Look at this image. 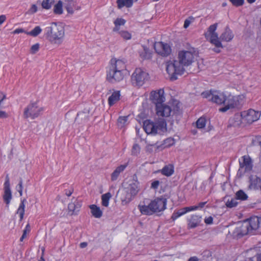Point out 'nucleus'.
<instances>
[{"label":"nucleus","mask_w":261,"mask_h":261,"mask_svg":"<svg viewBox=\"0 0 261 261\" xmlns=\"http://www.w3.org/2000/svg\"><path fill=\"white\" fill-rule=\"evenodd\" d=\"M31 230L30 226L29 224H28L25 228V229L23 231V234L21 237L20 239V241L22 242L23 239L26 238L27 234L30 232Z\"/></svg>","instance_id":"c03bdc74"},{"label":"nucleus","mask_w":261,"mask_h":261,"mask_svg":"<svg viewBox=\"0 0 261 261\" xmlns=\"http://www.w3.org/2000/svg\"><path fill=\"white\" fill-rule=\"evenodd\" d=\"M39 46L40 45L39 43H36L35 44L33 45L31 48V54H34L36 53L39 50Z\"/></svg>","instance_id":"de8ad7c7"},{"label":"nucleus","mask_w":261,"mask_h":261,"mask_svg":"<svg viewBox=\"0 0 261 261\" xmlns=\"http://www.w3.org/2000/svg\"><path fill=\"white\" fill-rule=\"evenodd\" d=\"M155 110L156 115L163 117L170 116L172 112L171 107L164 103L155 107Z\"/></svg>","instance_id":"4468645a"},{"label":"nucleus","mask_w":261,"mask_h":261,"mask_svg":"<svg viewBox=\"0 0 261 261\" xmlns=\"http://www.w3.org/2000/svg\"><path fill=\"white\" fill-rule=\"evenodd\" d=\"M143 128L147 134H162L167 130V123L164 118H159L155 122L146 120L143 122Z\"/></svg>","instance_id":"39448f33"},{"label":"nucleus","mask_w":261,"mask_h":261,"mask_svg":"<svg viewBox=\"0 0 261 261\" xmlns=\"http://www.w3.org/2000/svg\"><path fill=\"white\" fill-rule=\"evenodd\" d=\"M237 199L235 198H231V200H228L226 202V205L227 207L232 208L235 207L238 204Z\"/></svg>","instance_id":"58836bf2"},{"label":"nucleus","mask_w":261,"mask_h":261,"mask_svg":"<svg viewBox=\"0 0 261 261\" xmlns=\"http://www.w3.org/2000/svg\"><path fill=\"white\" fill-rule=\"evenodd\" d=\"M160 181L159 180H154L151 183V188L153 189H157L159 187Z\"/></svg>","instance_id":"603ef678"},{"label":"nucleus","mask_w":261,"mask_h":261,"mask_svg":"<svg viewBox=\"0 0 261 261\" xmlns=\"http://www.w3.org/2000/svg\"><path fill=\"white\" fill-rule=\"evenodd\" d=\"M7 117V114L5 111H0V119L4 118Z\"/></svg>","instance_id":"052dcab7"},{"label":"nucleus","mask_w":261,"mask_h":261,"mask_svg":"<svg viewBox=\"0 0 261 261\" xmlns=\"http://www.w3.org/2000/svg\"><path fill=\"white\" fill-rule=\"evenodd\" d=\"M65 8L68 13L72 14L74 12L73 9H80L79 7H76V4L74 0H65Z\"/></svg>","instance_id":"aec40b11"},{"label":"nucleus","mask_w":261,"mask_h":261,"mask_svg":"<svg viewBox=\"0 0 261 261\" xmlns=\"http://www.w3.org/2000/svg\"><path fill=\"white\" fill-rule=\"evenodd\" d=\"M226 95L223 92L215 91L213 92L211 100L218 105L225 104L226 102Z\"/></svg>","instance_id":"f3484780"},{"label":"nucleus","mask_w":261,"mask_h":261,"mask_svg":"<svg viewBox=\"0 0 261 261\" xmlns=\"http://www.w3.org/2000/svg\"><path fill=\"white\" fill-rule=\"evenodd\" d=\"M87 242H82V243H81L80 244V247L81 248H84L85 247H86L87 246Z\"/></svg>","instance_id":"680f3d73"},{"label":"nucleus","mask_w":261,"mask_h":261,"mask_svg":"<svg viewBox=\"0 0 261 261\" xmlns=\"http://www.w3.org/2000/svg\"><path fill=\"white\" fill-rule=\"evenodd\" d=\"M140 146L138 144H135L132 148V154L133 155H138L140 153Z\"/></svg>","instance_id":"79ce46f5"},{"label":"nucleus","mask_w":261,"mask_h":261,"mask_svg":"<svg viewBox=\"0 0 261 261\" xmlns=\"http://www.w3.org/2000/svg\"><path fill=\"white\" fill-rule=\"evenodd\" d=\"M126 167V165H121L117 167L111 174V180L112 181L116 180L121 172L123 171Z\"/></svg>","instance_id":"393cba45"},{"label":"nucleus","mask_w":261,"mask_h":261,"mask_svg":"<svg viewBox=\"0 0 261 261\" xmlns=\"http://www.w3.org/2000/svg\"><path fill=\"white\" fill-rule=\"evenodd\" d=\"M240 168L245 169V171H250L252 168V164L251 158L249 156L244 155L242 157V160L240 161Z\"/></svg>","instance_id":"6ab92c4d"},{"label":"nucleus","mask_w":261,"mask_h":261,"mask_svg":"<svg viewBox=\"0 0 261 261\" xmlns=\"http://www.w3.org/2000/svg\"><path fill=\"white\" fill-rule=\"evenodd\" d=\"M206 202H200L197 206H198V208H202L206 204Z\"/></svg>","instance_id":"e2e57ef3"},{"label":"nucleus","mask_w":261,"mask_h":261,"mask_svg":"<svg viewBox=\"0 0 261 261\" xmlns=\"http://www.w3.org/2000/svg\"><path fill=\"white\" fill-rule=\"evenodd\" d=\"M149 74L142 69L136 68L131 76V82L135 86H141L149 79Z\"/></svg>","instance_id":"0eeeda50"},{"label":"nucleus","mask_w":261,"mask_h":261,"mask_svg":"<svg viewBox=\"0 0 261 261\" xmlns=\"http://www.w3.org/2000/svg\"><path fill=\"white\" fill-rule=\"evenodd\" d=\"M37 11V7L36 5H33L29 10V12L31 13H34Z\"/></svg>","instance_id":"6e6d98bb"},{"label":"nucleus","mask_w":261,"mask_h":261,"mask_svg":"<svg viewBox=\"0 0 261 261\" xmlns=\"http://www.w3.org/2000/svg\"><path fill=\"white\" fill-rule=\"evenodd\" d=\"M4 193L3 199L6 203L8 205L12 199V192L10 189V184L8 177H6L4 184Z\"/></svg>","instance_id":"dca6fc26"},{"label":"nucleus","mask_w":261,"mask_h":261,"mask_svg":"<svg viewBox=\"0 0 261 261\" xmlns=\"http://www.w3.org/2000/svg\"><path fill=\"white\" fill-rule=\"evenodd\" d=\"M151 54L150 50L146 47H144L143 51L140 53L141 58L144 60L151 59Z\"/></svg>","instance_id":"2f4dec72"},{"label":"nucleus","mask_w":261,"mask_h":261,"mask_svg":"<svg viewBox=\"0 0 261 261\" xmlns=\"http://www.w3.org/2000/svg\"><path fill=\"white\" fill-rule=\"evenodd\" d=\"M111 64L107 72V79L112 83L118 82L124 78L126 71V64L124 61L116 58L111 60Z\"/></svg>","instance_id":"f03ea898"},{"label":"nucleus","mask_w":261,"mask_h":261,"mask_svg":"<svg viewBox=\"0 0 261 261\" xmlns=\"http://www.w3.org/2000/svg\"><path fill=\"white\" fill-rule=\"evenodd\" d=\"M213 218L212 217L210 216L207 218H206L204 219V222L206 224H211L213 223Z\"/></svg>","instance_id":"5fc2aeb1"},{"label":"nucleus","mask_w":261,"mask_h":261,"mask_svg":"<svg viewBox=\"0 0 261 261\" xmlns=\"http://www.w3.org/2000/svg\"><path fill=\"white\" fill-rule=\"evenodd\" d=\"M213 93L211 91H205L202 93L201 95L203 98H208L211 100Z\"/></svg>","instance_id":"09e8293b"},{"label":"nucleus","mask_w":261,"mask_h":261,"mask_svg":"<svg viewBox=\"0 0 261 261\" xmlns=\"http://www.w3.org/2000/svg\"><path fill=\"white\" fill-rule=\"evenodd\" d=\"M42 32V29L39 26L36 27L33 30L29 32H25V33L33 37H36L40 34Z\"/></svg>","instance_id":"f704fd0d"},{"label":"nucleus","mask_w":261,"mask_h":261,"mask_svg":"<svg viewBox=\"0 0 261 261\" xmlns=\"http://www.w3.org/2000/svg\"><path fill=\"white\" fill-rule=\"evenodd\" d=\"M198 208V206H192L184 207V208H183V210L185 212V214H186L187 212H190L191 211H193V210H196Z\"/></svg>","instance_id":"8fccbe9b"},{"label":"nucleus","mask_w":261,"mask_h":261,"mask_svg":"<svg viewBox=\"0 0 261 261\" xmlns=\"http://www.w3.org/2000/svg\"><path fill=\"white\" fill-rule=\"evenodd\" d=\"M150 99L155 105V107L163 103L165 100L164 90L160 89L152 91L150 93Z\"/></svg>","instance_id":"f8f14e48"},{"label":"nucleus","mask_w":261,"mask_h":261,"mask_svg":"<svg viewBox=\"0 0 261 261\" xmlns=\"http://www.w3.org/2000/svg\"><path fill=\"white\" fill-rule=\"evenodd\" d=\"M248 3L249 4H252L255 2L256 0H247Z\"/></svg>","instance_id":"774afa93"},{"label":"nucleus","mask_w":261,"mask_h":261,"mask_svg":"<svg viewBox=\"0 0 261 261\" xmlns=\"http://www.w3.org/2000/svg\"><path fill=\"white\" fill-rule=\"evenodd\" d=\"M236 198L237 200H245L248 198V196L243 190H240L236 193Z\"/></svg>","instance_id":"c9c22d12"},{"label":"nucleus","mask_w":261,"mask_h":261,"mask_svg":"<svg viewBox=\"0 0 261 261\" xmlns=\"http://www.w3.org/2000/svg\"><path fill=\"white\" fill-rule=\"evenodd\" d=\"M117 7L121 9L124 7L129 8L132 7L133 4L132 0H117Z\"/></svg>","instance_id":"cd10ccee"},{"label":"nucleus","mask_w":261,"mask_h":261,"mask_svg":"<svg viewBox=\"0 0 261 261\" xmlns=\"http://www.w3.org/2000/svg\"><path fill=\"white\" fill-rule=\"evenodd\" d=\"M240 97L239 96H232L229 95L226 97V102L225 107L221 108L220 110L222 112H226L231 108H238L240 106Z\"/></svg>","instance_id":"9b49d317"},{"label":"nucleus","mask_w":261,"mask_h":261,"mask_svg":"<svg viewBox=\"0 0 261 261\" xmlns=\"http://www.w3.org/2000/svg\"><path fill=\"white\" fill-rule=\"evenodd\" d=\"M259 225V219L257 217L251 218L248 220V222L246 224V227L248 232H251L253 230L257 229Z\"/></svg>","instance_id":"a211bd4d"},{"label":"nucleus","mask_w":261,"mask_h":261,"mask_svg":"<svg viewBox=\"0 0 261 261\" xmlns=\"http://www.w3.org/2000/svg\"><path fill=\"white\" fill-rule=\"evenodd\" d=\"M185 214V212L184 211V210L183 208H181V209H180L179 210H178V211L177 212H174L172 216H171V219L174 221L175 220H176L177 218H178V217H179L180 216H182V215Z\"/></svg>","instance_id":"a19ab883"},{"label":"nucleus","mask_w":261,"mask_h":261,"mask_svg":"<svg viewBox=\"0 0 261 261\" xmlns=\"http://www.w3.org/2000/svg\"><path fill=\"white\" fill-rule=\"evenodd\" d=\"M257 261H261V253L256 255Z\"/></svg>","instance_id":"69168bd1"},{"label":"nucleus","mask_w":261,"mask_h":261,"mask_svg":"<svg viewBox=\"0 0 261 261\" xmlns=\"http://www.w3.org/2000/svg\"><path fill=\"white\" fill-rule=\"evenodd\" d=\"M111 197L112 195L110 192L103 194L101 196L102 205L105 207L108 206L109 200Z\"/></svg>","instance_id":"473e14b6"},{"label":"nucleus","mask_w":261,"mask_h":261,"mask_svg":"<svg viewBox=\"0 0 261 261\" xmlns=\"http://www.w3.org/2000/svg\"><path fill=\"white\" fill-rule=\"evenodd\" d=\"M194 18L192 16L189 17L188 18L186 19L184 22V27L185 29L187 28L190 23L194 21Z\"/></svg>","instance_id":"49530a36"},{"label":"nucleus","mask_w":261,"mask_h":261,"mask_svg":"<svg viewBox=\"0 0 261 261\" xmlns=\"http://www.w3.org/2000/svg\"><path fill=\"white\" fill-rule=\"evenodd\" d=\"M126 21L123 18H118L114 21L115 27L113 29V31L116 32L120 30L121 25H123L125 23Z\"/></svg>","instance_id":"c85d7f7f"},{"label":"nucleus","mask_w":261,"mask_h":261,"mask_svg":"<svg viewBox=\"0 0 261 261\" xmlns=\"http://www.w3.org/2000/svg\"><path fill=\"white\" fill-rule=\"evenodd\" d=\"M165 144H167V145L170 146L174 144V140L173 139L169 138H167L165 140Z\"/></svg>","instance_id":"3c124183"},{"label":"nucleus","mask_w":261,"mask_h":261,"mask_svg":"<svg viewBox=\"0 0 261 261\" xmlns=\"http://www.w3.org/2000/svg\"><path fill=\"white\" fill-rule=\"evenodd\" d=\"M6 95L3 92L0 91V103L2 105L3 101L6 98Z\"/></svg>","instance_id":"13d9d810"},{"label":"nucleus","mask_w":261,"mask_h":261,"mask_svg":"<svg viewBox=\"0 0 261 261\" xmlns=\"http://www.w3.org/2000/svg\"><path fill=\"white\" fill-rule=\"evenodd\" d=\"M43 110V108L38 106L37 102H33L24 109L23 116L25 118H31L34 119L39 116Z\"/></svg>","instance_id":"1a4fd4ad"},{"label":"nucleus","mask_w":261,"mask_h":261,"mask_svg":"<svg viewBox=\"0 0 261 261\" xmlns=\"http://www.w3.org/2000/svg\"><path fill=\"white\" fill-rule=\"evenodd\" d=\"M167 199L163 197L152 200L148 205H139L138 208L143 215H151L164 211L166 208Z\"/></svg>","instance_id":"20e7f679"},{"label":"nucleus","mask_w":261,"mask_h":261,"mask_svg":"<svg viewBox=\"0 0 261 261\" xmlns=\"http://www.w3.org/2000/svg\"><path fill=\"white\" fill-rule=\"evenodd\" d=\"M63 3L61 1H58L54 8V12L56 14L60 15L63 13Z\"/></svg>","instance_id":"72a5a7b5"},{"label":"nucleus","mask_w":261,"mask_h":261,"mask_svg":"<svg viewBox=\"0 0 261 261\" xmlns=\"http://www.w3.org/2000/svg\"><path fill=\"white\" fill-rule=\"evenodd\" d=\"M54 0H44L41 4L42 7L45 9H49L54 3Z\"/></svg>","instance_id":"4c0bfd02"},{"label":"nucleus","mask_w":261,"mask_h":261,"mask_svg":"<svg viewBox=\"0 0 261 261\" xmlns=\"http://www.w3.org/2000/svg\"><path fill=\"white\" fill-rule=\"evenodd\" d=\"M232 5L236 7L242 6L244 3V0H229Z\"/></svg>","instance_id":"a18cd8bd"},{"label":"nucleus","mask_w":261,"mask_h":261,"mask_svg":"<svg viewBox=\"0 0 261 261\" xmlns=\"http://www.w3.org/2000/svg\"><path fill=\"white\" fill-rule=\"evenodd\" d=\"M82 206V202L77 199L72 201L68 205V213L69 215H76Z\"/></svg>","instance_id":"2eb2a0df"},{"label":"nucleus","mask_w":261,"mask_h":261,"mask_svg":"<svg viewBox=\"0 0 261 261\" xmlns=\"http://www.w3.org/2000/svg\"><path fill=\"white\" fill-rule=\"evenodd\" d=\"M233 34L228 27H226L224 32L221 35L219 40L228 42L232 39Z\"/></svg>","instance_id":"4be33fe9"},{"label":"nucleus","mask_w":261,"mask_h":261,"mask_svg":"<svg viewBox=\"0 0 261 261\" xmlns=\"http://www.w3.org/2000/svg\"><path fill=\"white\" fill-rule=\"evenodd\" d=\"M23 32V30L22 29H17V34Z\"/></svg>","instance_id":"338daca9"},{"label":"nucleus","mask_w":261,"mask_h":261,"mask_svg":"<svg viewBox=\"0 0 261 261\" xmlns=\"http://www.w3.org/2000/svg\"><path fill=\"white\" fill-rule=\"evenodd\" d=\"M154 48L156 53L164 57L168 56L171 51L170 46L162 42H155L154 44Z\"/></svg>","instance_id":"ddd939ff"},{"label":"nucleus","mask_w":261,"mask_h":261,"mask_svg":"<svg viewBox=\"0 0 261 261\" xmlns=\"http://www.w3.org/2000/svg\"><path fill=\"white\" fill-rule=\"evenodd\" d=\"M155 144H148L146 146V151L147 152H149V153H151L153 152V146Z\"/></svg>","instance_id":"864d4df0"},{"label":"nucleus","mask_w":261,"mask_h":261,"mask_svg":"<svg viewBox=\"0 0 261 261\" xmlns=\"http://www.w3.org/2000/svg\"><path fill=\"white\" fill-rule=\"evenodd\" d=\"M65 195L68 197L70 196L73 192V188H70L69 190H65Z\"/></svg>","instance_id":"4d7b16f0"},{"label":"nucleus","mask_w":261,"mask_h":261,"mask_svg":"<svg viewBox=\"0 0 261 261\" xmlns=\"http://www.w3.org/2000/svg\"><path fill=\"white\" fill-rule=\"evenodd\" d=\"M188 261H198V259L197 257L194 256L190 257Z\"/></svg>","instance_id":"0e129e2a"},{"label":"nucleus","mask_w":261,"mask_h":261,"mask_svg":"<svg viewBox=\"0 0 261 261\" xmlns=\"http://www.w3.org/2000/svg\"><path fill=\"white\" fill-rule=\"evenodd\" d=\"M206 123V120L203 117H200L196 122V125L198 128H202L205 127Z\"/></svg>","instance_id":"ea45409f"},{"label":"nucleus","mask_w":261,"mask_h":261,"mask_svg":"<svg viewBox=\"0 0 261 261\" xmlns=\"http://www.w3.org/2000/svg\"><path fill=\"white\" fill-rule=\"evenodd\" d=\"M118 34L120 35V36L125 40H129L132 38V35L130 33H129L127 31L119 30L118 32H117Z\"/></svg>","instance_id":"e433bc0d"},{"label":"nucleus","mask_w":261,"mask_h":261,"mask_svg":"<svg viewBox=\"0 0 261 261\" xmlns=\"http://www.w3.org/2000/svg\"><path fill=\"white\" fill-rule=\"evenodd\" d=\"M89 207L91 210L92 215L96 218H99L102 216V212L99 207L95 204L90 205Z\"/></svg>","instance_id":"a878e982"},{"label":"nucleus","mask_w":261,"mask_h":261,"mask_svg":"<svg viewBox=\"0 0 261 261\" xmlns=\"http://www.w3.org/2000/svg\"><path fill=\"white\" fill-rule=\"evenodd\" d=\"M128 119L127 116H120L118 119V124L119 126L122 127L126 122Z\"/></svg>","instance_id":"37998d69"},{"label":"nucleus","mask_w":261,"mask_h":261,"mask_svg":"<svg viewBox=\"0 0 261 261\" xmlns=\"http://www.w3.org/2000/svg\"><path fill=\"white\" fill-rule=\"evenodd\" d=\"M89 117V112H80L77 114L75 121L78 123L84 124L88 121Z\"/></svg>","instance_id":"412c9836"},{"label":"nucleus","mask_w":261,"mask_h":261,"mask_svg":"<svg viewBox=\"0 0 261 261\" xmlns=\"http://www.w3.org/2000/svg\"><path fill=\"white\" fill-rule=\"evenodd\" d=\"M174 172L173 167L169 165L167 166H165L162 170L161 173L162 174L166 175L167 176H169L171 175Z\"/></svg>","instance_id":"7c9ffc66"},{"label":"nucleus","mask_w":261,"mask_h":261,"mask_svg":"<svg viewBox=\"0 0 261 261\" xmlns=\"http://www.w3.org/2000/svg\"><path fill=\"white\" fill-rule=\"evenodd\" d=\"M138 185V182H133L129 184L128 186L125 188V196L121 198L122 202L125 204L128 203L134 198L139 191Z\"/></svg>","instance_id":"6e6552de"},{"label":"nucleus","mask_w":261,"mask_h":261,"mask_svg":"<svg viewBox=\"0 0 261 261\" xmlns=\"http://www.w3.org/2000/svg\"><path fill=\"white\" fill-rule=\"evenodd\" d=\"M26 202L27 200L25 198L21 200V202L19 204L18 208L17 209V214L19 213V214L20 220H21L23 218L24 214L25 203Z\"/></svg>","instance_id":"c756f323"},{"label":"nucleus","mask_w":261,"mask_h":261,"mask_svg":"<svg viewBox=\"0 0 261 261\" xmlns=\"http://www.w3.org/2000/svg\"><path fill=\"white\" fill-rule=\"evenodd\" d=\"M120 97V92L119 91H115L108 98V103L110 106H112L117 102Z\"/></svg>","instance_id":"b1692460"},{"label":"nucleus","mask_w":261,"mask_h":261,"mask_svg":"<svg viewBox=\"0 0 261 261\" xmlns=\"http://www.w3.org/2000/svg\"><path fill=\"white\" fill-rule=\"evenodd\" d=\"M18 185H19V189L18 190V192L20 194V195L21 196L22 194V181L21 180H20Z\"/></svg>","instance_id":"bf43d9fd"},{"label":"nucleus","mask_w":261,"mask_h":261,"mask_svg":"<svg viewBox=\"0 0 261 261\" xmlns=\"http://www.w3.org/2000/svg\"><path fill=\"white\" fill-rule=\"evenodd\" d=\"M188 227L194 228L198 226L201 222V217L197 215H193L188 221Z\"/></svg>","instance_id":"5701e85b"},{"label":"nucleus","mask_w":261,"mask_h":261,"mask_svg":"<svg viewBox=\"0 0 261 261\" xmlns=\"http://www.w3.org/2000/svg\"><path fill=\"white\" fill-rule=\"evenodd\" d=\"M198 55L197 50L191 47L188 50H180L178 54V60L169 61L166 63V71L171 81L177 79L178 75H182L185 71V66H188L194 62L195 58Z\"/></svg>","instance_id":"f257e3e1"},{"label":"nucleus","mask_w":261,"mask_h":261,"mask_svg":"<svg viewBox=\"0 0 261 261\" xmlns=\"http://www.w3.org/2000/svg\"><path fill=\"white\" fill-rule=\"evenodd\" d=\"M217 25V23L211 25L208 28L207 32L204 34V36L207 40H208L217 47V48L213 49L214 51L219 53L221 51L219 48H222L223 46L221 41L219 40L218 34L216 32Z\"/></svg>","instance_id":"423d86ee"},{"label":"nucleus","mask_w":261,"mask_h":261,"mask_svg":"<svg viewBox=\"0 0 261 261\" xmlns=\"http://www.w3.org/2000/svg\"><path fill=\"white\" fill-rule=\"evenodd\" d=\"M241 116L244 121H246L247 123L251 124L259 119L260 113L258 111L249 109L242 112Z\"/></svg>","instance_id":"9d476101"},{"label":"nucleus","mask_w":261,"mask_h":261,"mask_svg":"<svg viewBox=\"0 0 261 261\" xmlns=\"http://www.w3.org/2000/svg\"><path fill=\"white\" fill-rule=\"evenodd\" d=\"M261 182V179L258 177H251L250 178L249 188L250 189H255L258 186L260 187L259 184Z\"/></svg>","instance_id":"bb28decb"},{"label":"nucleus","mask_w":261,"mask_h":261,"mask_svg":"<svg viewBox=\"0 0 261 261\" xmlns=\"http://www.w3.org/2000/svg\"><path fill=\"white\" fill-rule=\"evenodd\" d=\"M44 32L46 38L51 43L60 45L63 42L65 30L61 24L52 22L45 28Z\"/></svg>","instance_id":"7ed1b4c3"}]
</instances>
